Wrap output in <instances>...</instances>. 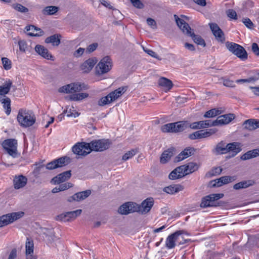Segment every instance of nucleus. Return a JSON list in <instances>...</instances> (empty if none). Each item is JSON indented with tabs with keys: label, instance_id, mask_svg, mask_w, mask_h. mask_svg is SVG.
<instances>
[{
	"label": "nucleus",
	"instance_id": "obj_47",
	"mask_svg": "<svg viewBox=\"0 0 259 259\" xmlns=\"http://www.w3.org/2000/svg\"><path fill=\"white\" fill-rule=\"evenodd\" d=\"M179 168H176L174 170H172L169 175V178L171 180H175L177 179H179L182 178L181 175L179 174L177 171L179 170Z\"/></svg>",
	"mask_w": 259,
	"mask_h": 259
},
{
	"label": "nucleus",
	"instance_id": "obj_45",
	"mask_svg": "<svg viewBox=\"0 0 259 259\" xmlns=\"http://www.w3.org/2000/svg\"><path fill=\"white\" fill-rule=\"evenodd\" d=\"M236 179L235 177H231V176H224L220 178H219V180H221V184L224 185V184H227L229 183H231L234 181H235Z\"/></svg>",
	"mask_w": 259,
	"mask_h": 259
},
{
	"label": "nucleus",
	"instance_id": "obj_41",
	"mask_svg": "<svg viewBox=\"0 0 259 259\" xmlns=\"http://www.w3.org/2000/svg\"><path fill=\"white\" fill-rule=\"evenodd\" d=\"M221 112L219 109H212L207 111L204 115L205 118H211L220 115Z\"/></svg>",
	"mask_w": 259,
	"mask_h": 259
},
{
	"label": "nucleus",
	"instance_id": "obj_2",
	"mask_svg": "<svg viewBox=\"0 0 259 259\" xmlns=\"http://www.w3.org/2000/svg\"><path fill=\"white\" fill-rule=\"evenodd\" d=\"M174 17L177 25L184 34L191 37L193 41L197 45L203 47L205 46V43L204 39L201 37V36L195 35L194 33L192 31V29L188 23H187L184 20L179 18L176 15H174Z\"/></svg>",
	"mask_w": 259,
	"mask_h": 259
},
{
	"label": "nucleus",
	"instance_id": "obj_10",
	"mask_svg": "<svg viewBox=\"0 0 259 259\" xmlns=\"http://www.w3.org/2000/svg\"><path fill=\"white\" fill-rule=\"evenodd\" d=\"M88 89V87L84 83L74 82L64 85L59 88V92L66 94L78 92L83 90Z\"/></svg>",
	"mask_w": 259,
	"mask_h": 259
},
{
	"label": "nucleus",
	"instance_id": "obj_57",
	"mask_svg": "<svg viewBox=\"0 0 259 259\" xmlns=\"http://www.w3.org/2000/svg\"><path fill=\"white\" fill-rule=\"evenodd\" d=\"M200 132L199 131L194 132L189 135V138L191 140L200 139Z\"/></svg>",
	"mask_w": 259,
	"mask_h": 259
},
{
	"label": "nucleus",
	"instance_id": "obj_30",
	"mask_svg": "<svg viewBox=\"0 0 259 259\" xmlns=\"http://www.w3.org/2000/svg\"><path fill=\"white\" fill-rule=\"evenodd\" d=\"M259 156V148L249 150L243 154L240 158L242 160H246Z\"/></svg>",
	"mask_w": 259,
	"mask_h": 259
},
{
	"label": "nucleus",
	"instance_id": "obj_35",
	"mask_svg": "<svg viewBox=\"0 0 259 259\" xmlns=\"http://www.w3.org/2000/svg\"><path fill=\"white\" fill-rule=\"evenodd\" d=\"M59 11V8L57 6H47L42 10V13L45 15H53Z\"/></svg>",
	"mask_w": 259,
	"mask_h": 259
},
{
	"label": "nucleus",
	"instance_id": "obj_38",
	"mask_svg": "<svg viewBox=\"0 0 259 259\" xmlns=\"http://www.w3.org/2000/svg\"><path fill=\"white\" fill-rule=\"evenodd\" d=\"M12 84V81L9 80L8 81H6V83L5 85H0V95H5L8 94L10 91Z\"/></svg>",
	"mask_w": 259,
	"mask_h": 259
},
{
	"label": "nucleus",
	"instance_id": "obj_63",
	"mask_svg": "<svg viewBox=\"0 0 259 259\" xmlns=\"http://www.w3.org/2000/svg\"><path fill=\"white\" fill-rule=\"evenodd\" d=\"M252 51L257 56H259V47L256 43L252 44Z\"/></svg>",
	"mask_w": 259,
	"mask_h": 259
},
{
	"label": "nucleus",
	"instance_id": "obj_23",
	"mask_svg": "<svg viewBox=\"0 0 259 259\" xmlns=\"http://www.w3.org/2000/svg\"><path fill=\"white\" fill-rule=\"evenodd\" d=\"M35 51L42 57L48 60H54V57L50 54L48 50L44 46L37 45L35 47Z\"/></svg>",
	"mask_w": 259,
	"mask_h": 259
},
{
	"label": "nucleus",
	"instance_id": "obj_64",
	"mask_svg": "<svg viewBox=\"0 0 259 259\" xmlns=\"http://www.w3.org/2000/svg\"><path fill=\"white\" fill-rule=\"evenodd\" d=\"M17 257V249L13 248L10 252L8 259H15Z\"/></svg>",
	"mask_w": 259,
	"mask_h": 259
},
{
	"label": "nucleus",
	"instance_id": "obj_17",
	"mask_svg": "<svg viewBox=\"0 0 259 259\" xmlns=\"http://www.w3.org/2000/svg\"><path fill=\"white\" fill-rule=\"evenodd\" d=\"M136 203L128 202L121 205L118 208V212L121 214L126 215L136 212Z\"/></svg>",
	"mask_w": 259,
	"mask_h": 259
},
{
	"label": "nucleus",
	"instance_id": "obj_52",
	"mask_svg": "<svg viewBox=\"0 0 259 259\" xmlns=\"http://www.w3.org/2000/svg\"><path fill=\"white\" fill-rule=\"evenodd\" d=\"M243 23L246 27L249 29H252L254 27V24L250 19L246 18L243 19Z\"/></svg>",
	"mask_w": 259,
	"mask_h": 259
},
{
	"label": "nucleus",
	"instance_id": "obj_4",
	"mask_svg": "<svg viewBox=\"0 0 259 259\" xmlns=\"http://www.w3.org/2000/svg\"><path fill=\"white\" fill-rule=\"evenodd\" d=\"M17 120L21 126L28 127L34 123L35 118L32 112L21 109L17 115Z\"/></svg>",
	"mask_w": 259,
	"mask_h": 259
},
{
	"label": "nucleus",
	"instance_id": "obj_43",
	"mask_svg": "<svg viewBox=\"0 0 259 259\" xmlns=\"http://www.w3.org/2000/svg\"><path fill=\"white\" fill-rule=\"evenodd\" d=\"M138 152L136 149H132L125 153L122 156V160L126 161L135 155Z\"/></svg>",
	"mask_w": 259,
	"mask_h": 259
},
{
	"label": "nucleus",
	"instance_id": "obj_48",
	"mask_svg": "<svg viewBox=\"0 0 259 259\" xmlns=\"http://www.w3.org/2000/svg\"><path fill=\"white\" fill-rule=\"evenodd\" d=\"M19 50L22 52H25L28 49V46L24 40H21L18 41Z\"/></svg>",
	"mask_w": 259,
	"mask_h": 259
},
{
	"label": "nucleus",
	"instance_id": "obj_40",
	"mask_svg": "<svg viewBox=\"0 0 259 259\" xmlns=\"http://www.w3.org/2000/svg\"><path fill=\"white\" fill-rule=\"evenodd\" d=\"M88 96L89 95L87 93H78L70 95V99L73 101H79L87 98Z\"/></svg>",
	"mask_w": 259,
	"mask_h": 259
},
{
	"label": "nucleus",
	"instance_id": "obj_55",
	"mask_svg": "<svg viewBox=\"0 0 259 259\" xmlns=\"http://www.w3.org/2000/svg\"><path fill=\"white\" fill-rule=\"evenodd\" d=\"M133 5L138 9H142L144 7V5L141 3L140 0H130Z\"/></svg>",
	"mask_w": 259,
	"mask_h": 259
},
{
	"label": "nucleus",
	"instance_id": "obj_53",
	"mask_svg": "<svg viewBox=\"0 0 259 259\" xmlns=\"http://www.w3.org/2000/svg\"><path fill=\"white\" fill-rule=\"evenodd\" d=\"M222 171V168L221 167H214L209 172L210 176H216L220 175Z\"/></svg>",
	"mask_w": 259,
	"mask_h": 259
},
{
	"label": "nucleus",
	"instance_id": "obj_34",
	"mask_svg": "<svg viewBox=\"0 0 259 259\" xmlns=\"http://www.w3.org/2000/svg\"><path fill=\"white\" fill-rule=\"evenodd\" d=\"M45 42L47 44L51 43L54 46H58L60 44V35L54 34L48 37L45 40Z\"/></svg>",
	"mask_w": 259,
	"mask_h": 259
},
{
	"label": "nucleus",
	"instance_id": "obj_62",
	"mask_svg": "<svg viewBox=\"0 0 259 259\" xmlns=\"http://www.w3.org/2000/svg\"><path fill=\"white\" fill-rule=\"evenodd\" d=\"M256 79L254 77H250L248 79H240L236 80L237 83L250 82L256 80Z\"/></svg>",
	"mask_w": 259,
	"mask_h": 259
},
{
	"label": "nucleus",
	"instance_id": "obj_39",
	"mask_svg": "<svg viewBox=\"0 0 259 259\" xmlns=\"http://www.w3.org/2000/svg\"><path fill=\"white\" fill-rule=\"evenodd\" d=\"M218 130L216 128H210L207 131L200 130V139L206 138L214 134Z\"/></svg>",
	"mask_w": 259,
	"mask_h": 259
},
{
	"label": "nucleus",
	"instance_id": "obj_8",
	"mask_svg": "<svg viewBox=\"0 0 259 259\" xmlns=\"http://www.w3.org/2000/svg\"><path fill=\"white\" fill-rule=\"evenodd\" d=\"M17 141L14 139L5 140L2 144L7 152L14 158L17 157L19 155L17 151Z\"/></svg>",
	"mask_w": 259,
	"mask_h": 259
},
{
	"label": "nucleus",
	"instance_id": "obj_51",
	"mask_svg": "<svg viewBox=\"0 0 259 259\" xmlns=\"http://www.w3.org/2000/svg\"><path fill=\"white\" fill-rule=\"evenodd\" d=\"M56 220L57 221H63V222L69 221V219L68 218L67 213L66 212L65 213H62L59 215H58L56 217Z\"/></svg>",
	"mask_w": 259,
	"mask_h": 259
},
{
	"label": "nucleus",
	"instance_id": "obj_28",
	"mask_svg": "<svg viewBox=\"0 0 259 259\" xmlns=\"http://www.w3.org/2000/svg\"><path fill=\"white\" fill-rule=\"evenodd\" d=\"M174 152L175 149L174 148H170L165 150L160 157V162L163 164L166 163L174 155Z\"/></svg>",
	"mask_w": 259,
	"mask_h": 259
},
{
	"label": "nucleus",
	"instance_id": "obj_54",
	"mask_svg": "<svg viewBox=\"0 0 259 259\" xmlns=\"http://www.w3.org/2000/svg\"><path fill=\"white\" fill-rule=\"evenodd\" d=\"M14 8L18 11L22 12V13H26L28 12V9L25 7L22 6L21 4H18Z\"/></svg>",
	"mask_w": 259,
	"mask_h": 259
},
{
	"label": "nucleus",
	"instance_id": "obj_42",
	"mask_svg": "<svg viewBox=\"0 0 259 259\" xmlns=\"http://www.w3.org/2000/svg\"><path fill=\"white\" fill-rule=\"evenodd\" d=\"M254 119H249L246 120L243 123L244 127L249 131L255 130L254 125Z\"/></svg>",
	"mask_w": 259,
	"mask_h": 259
},
{
	"label": "nucleus",
	"instance_id": "obj_31",
	"mask_svg": "<svg viewBox=\"0 0 259 259\" xmlns=\"http://www.w3.org/2000/svg\"><path fill=\"white\" fill-rule=\"evenodd\" d=\"M254 183V181L251 180L243 181L235 184L233 186V188L235 190L245 189L253 185Z\"/></svg>",
	"mask_w": 259,
	"mask_h": 259
},
{
	"label": "nucleus",
	"instance_id": "obj_50",
	"mask_svg": "<svg viewBox=\"0 0 259 259\" xmlns=\"http://www.w3.org/2000/svg\"><path fill=\"white\" fill-rule=\"evenodd\" d=\"M143 50L147 54H148L149 55H150V56L154 58H156L158 60H160L161 59L159 58L158 56L157 55V54L154 52V51H153L152 50H150V49H147V48H145L144 47H143Z\"/></svg>",
	"mask_w": 259,
	"mask_h": 259
},
{
	"label": "nucleus",
	"instance_id": "obj_5",
	"mask_svg": "<svg viewBox=\"0 0 259 259\" xmlns=\"http://www.w3.org/2000/svg\"><path fill=\"white\" fill-rule=\"evenodd\" d=\"M187 234V232L184 230H178L175 233L169 235L166 238L165 241V246L168 249H172L176 246V243L178 242L179 244H183L181 241L179 240L183 238V235Z\"/></svg>",
	"mask_w": 259,
	"mask_h": 259
},
{
	"label": "nucleus",
	"instance_id": "obj_1",
	"mask_svg": "<svg viewBox=\"0 0 259 259\" xmlns=\"http://www.w3.org/2000/svg\"><path fill=\"white\" fill-rule=\"evenodd\" d=\"M212 126L211 120H201L190 123L187 121H180L163 125L161 130L163 133H179L185 130L188 127L193 130L205 128Z\"/></svg>",
	"mask_w": 259,
	"mask_h": 259
},
{
	"label": "nucleus",
	"instance_id": "obj_12",
	"mask_svg": "<svg viewBox=\"0 0 259 259\" xmlns=\"http://www.w3.org/2000/svg\"><path fill=\"white\" fill-rule=\"evenodd\" d=\"M24 212H17L8 213L0 217V227L7 225L23 217Z\"/></svg>",
	"mask_w": 259,
	"mask_h": 259
},
{
	"label": "nucleus",
	"instance_id": "obj_7",
	"mask_svg": "<svg viewBox=\"0 0 259 259\" xmlns=\"http://www.w3.org/2000/svg\"><path fill=\"white\" fill-rule=\"evenodd\" d=\"M226 46L230 52L237 56L242 60L247 58V54L245 50L240 45L234 42L227 41Z\"/></svg>",
	"mask_w": 259,
	"mask_h": 259
},
{
	"label": "nucleus",
	"instance_id": "obj_26",
	"mask_svg": "<svg viewBox=\"0 0 259 259\" xmlns=\"http://www.w3.org/2000/svg\"><path fill=\"white\" fill-rule=\"evenodd\" d=\"M25 30L28 32V35L31 36H39L44 34V32L40 28H37L34 25H28L25 27Z\"/></svg>",
	"mask_w": 259,
	"mask_h": 259
},
{
	"label": "nucleus",
	"instance_id": "obj_49",
	"mask_svg": "<svg viewBox=\"0 0 259 259\" xmlns=\"http://www.w3.org/2000/svg\"><path fill=\"white\" fill-rule=\"evenodd\" d=\"M226 14L228 17L233 20L237 19L236 12L233 9H229L226 11Z\"/></svg>",
	"mask_w": 259,
	"mask_h": 259
},
{
	"label": "nucleus",
	"instance_id": "obj_56",
	"mask_svg": "<svg viewBox=\"0 0 259 259\" xmlns=\"http://www.w3.org/2000/svg\"><path fill=\"white\" fill-rule=\"evenodd\" d=\"M73 186V184L71 183H65L62 184L59 186L60 191H63L65 190H67L70 188H71Z\"/></svg>",
	"mask_w": 259,
	"mask_h": 259
},
{
	"label": "nucleus",
	"instance_id": "obj_3",
	"mask_svg": "<svg viewBox=\"0 0 259 259\" xmlns=\"http://www.w3.org/2000/svg\"><path fill=\"white\" fill-rule=\"evenodd\" d=\"M127 87H121L109 93L107 96L101 98L98 102L100 106H103L114 101L124 94L127 90Z\"/></svg>",
	"mask_w": 259,
	"mask_h": 259
},
{
	"label": "nucleus",
	"instance_id": "obj_37",
	"mask_svg": "<svg viewBox=\"0 0 259 259\" xmlns=\"http://www.w3.org/2000/svg\"><path fill=\"white\" fill-rule=\"evenodd\" d=\"M1 101L3 104V107L5 109L6 114L9 115L11 111L10 99L9 98H5L2 99Z\"/></svg>",
	"mask_w": 259,
	"mask_h": 259
},
{
	"label": "nucleus",
	"instance_id": "obj_25",
	"mask_svg": "<svg viewBox=\"0 0 259 259\" xmlns=\"http://www.w3.org/2000/svg\"><path fill=\"white\" fill-rule=\"evenodd\" d=\"M97 60L94 58H90L84 61L81 65L80 68L83 72H89L94 67Z\"/></svg>",
	"mask_w": 259,
	"mask_h": 259
},
{
	"label": "nucleus",
	"instance_id": "obj_22",
	"mask_svg": "<svg viewBox=\"0 0 259 259\" xmlns=\"http://www.w3.org/2000/svg\"><path fill=\"white\" fill-rule=\"evenodd\" d=\"M13 182L14 188L19 189L25 186L27 183V178L23 175L16 176Z\"/></svg>",
	"mask_w": 259,
	"mask_h": 259
},
{
	"label": "nucleus",
	"instance_id": "obj_9",
	"mask_svg": "<svg viewBox=\"0 0 259 259\" xmlns=\"http://www.w3.org/2000/svg\"><path fill=\"white\" fill-rule=\"evenodd\" d=\"M112 143L108 139H100L92 141L90 143V147L92 151L102 152L108 149Z\"/></svg>",
	"mask_w": 259,
	"mask_h": 259
},
{
	"label": "nucleus",
	"instance_id": "obj_13",
	"mask_svg": "<svg viewBox=\"0 0 259 259\" xmlns=\"http://www.w3.org/2000/svg\"><path fill=\"white\" fill-rule=\"evenodd\" d=\"M224 194L222 193L211 194L207 195L202 199L200 207L205 208L215 206L214 201L222 198Z\"/></svg>",
	"mask_w": 259,
	"mask_h": 259
},
{
	"label": "nucleus",
	"instance_id": "obj_16",
	"mask_svg": "<svg viewBox=\"0 0 259 259\" xmlns=\"http://www.w3.org/2000/svg\"><path fill=\"white\" fill-rule=\"evenodd\" d=\"M235 117L234 114H228L221 115L214 121H212V126H218L227 124L230 123Z\"/></svg>",
	"mask_w": 259,
	"mask_h": 259
},
{
	"label": "nucleus",
	"instance_id": "obj_32",
	"mask_svg": "<svg viewBox=\"0 0 259 259\" xmlns=\"http://www.w3.org/2000/svg\"><path fill=\"white\" fill-rule=\"evenodd\" d=\"M182 189L183 187L181 185H172L164 188L163 190L168 194H174L182 190Z\"/></svg>",
	"mask_w": 259,
	"mask_h": 259
},
{
	"label": "nucleus",
	"instance_id": "obj_18",
	"mask_svg": "<svg viewBox=\"0 0 259 259\" xmlns=\"http://www.w3.org/2000/svg\"><path fill=\"white\" fill-rule=\"evenodd\" d=\"M227 153H230V157L235 156L238 153L241 151V144L239 142H232L227 144Z\"/></svg>",
	"mask_w": 259,
	"mask_h": 259
},
{
	"label": "nucleus",
	"instance_id": "obj_11",
	"mask_svg": "<svg viewBox=\"0 0 259 259\" xmlns=\"http://www.w3.org/2000/svg\"><path fill=\"white\" fill-rule=\"evenodd\" d=\"M74 154L81 156H86L92 152L90 143H77L72 147Z\"/></svg>",
	"mask_w": 259,
	"mask_h": 259
},
{
	"label": "nucleus",
	"instance_id": "obj_27",
	"mask_svg": "<svg viewBox=\"0 0 259 259\" xmlns=\"http://www.w3.org/2000/svg\"><path fill=\"white\" fill-rule=\"evenodd\" d=\"M34 251V244L32 240L27 238L25 243V254L26 258L28 257L36 258L35 256L33 255Z\"/></svg>",
	"mask_w": 259,
	"mask_h": 259
},
{
	"label": "nucleus",
	"instance_id": "obj_19",
	"mask_svg": "<svg viewBox=\"0 0 259 259\" xmlns=\"http://www.w3.org/2000/svg\"><path fill=\"white\" fill-rule=\"evenodd\" d=\"M71 176V170L66 171L54 177L51 182L54 185L60 184L69 179Z\"/></svg>",
	"mask_w": 259,
	"mask_h": 259
},
{
	"label": "nucleus",
	"instance_id": "obj_14",
	"mask_svg": "<svg viewBox=\"0 0 259 259\" xmlns=\"http://www.w3.org/2000/svg\"><path fill=\"white\" fill-rule=\"evenodd\" d=\"M153 203L154 201L152 198H147L140 205L136 203V212L141 214H146L150 210L153 205Z\"/></svg>",
	"mask_w": 259,
	"mask_h": 259
},
{
	"label": "nucleus",
	"instance_id": "obj_61",
	"mask_svg": "<svg viewBox=\"0 0 259 259\" xmlns=\"http://www.w3.org/2000/svg\"><path fill=\"white\" fill-rule=\"evenodd\" d=\"M223 84L227 87H234L235 84L233 81L228 79H224L223 80Z\"/></svg>",
	"mask_w": 259,
	"mask_h": 259
},
{
	"label": "nucleus",
	"instance_id": "obj_6",
	"mask_svg": "<svg viewBox=\"0 0 259 259\" xmlns=\"http://www.w3.org/2000/svg\"><path fill=\"white\" fill-rule=\"evenodd\" d=\"M112 63L109 56L102 58L96 67V74L101 75L108 72L112 68Z\"/></svg>",
	"mask_w": 259,
	"mask_h": 259
},
{
	"label": "nucleus",
	"instance_id": "obj_59",
	"mask_svg": "<svg viewBox=\"0 0 259 259\" xmlns=\"http://www.w3.org/2000/svg\"><path fill=\"white\" fill-rule=\"evenodd\" d=\"M84 52V49L79 48L73 53V56L76 58L79 57L83 54Z\"/></svg>",
	"mask_w": 259,
	"mask_h": 259
},
{
	"label": "nucleus",
	"instance_id": "obj_60",
	"mask_svg": "<svg viewBox=\"0 0 259 259\" xmlns=\"http://www.w3.org/2000/svg\"><path fill=\"white\" fill-rule=\"evenodd\" d=\"M98 44L97 43L92 44L89 45L87 48V52L90 53L94 51L97 48Z\"/></svg>",
	"mask_w": 259,
	"mask_h": 259
},
{
	"label": "nucleus",
	"instance_id": "obj_44",
	"mask_svg": "<svg viewBox=\"0 0 259 259\" xmlns=\"http://www.w3.org/2000/svg\"><path fill=\"white\" fill-rule=\"evenodd\" d=\"M82 212L81 209H77L72 211L67 212L69 221L75 219L77 216L79 215Z\"/></svg>",
	"mask_w": 259,
	"mask_h": 259
},
{
	"label": "nucleus",
	"instance_id": "obj_46",
	"mask_svg": "<svg viewBox=\"0 0 259 259\" xmlns=\"http://www.w3.org/2000/svg\"><path fill=\"white\" fill-rule=\"evenodd\" d=\"M3 67L6 70H9L12 67L11 61L7 58H2V59Z\"/></svg>",
	"mask_w": 259,
	"mask_h": 259
},
{
	"label": "nucleus",
	"instance_id": "obj_33",
	"mask_svg": "<svg viewBox=\"0 0 259 259\" xmlns=\"http://www.w3.org/2000/svg\"><path fill=\"white\" fill-rule=\"evenodd\" d=\"M158 84L160 86L164 88L166 91H169L173 86L172 81L165 77L159 78Z\"/></svg>",
	"mask_w": 259,
	"mask_h": 259
},
{
	"label": "nucleus",
	"instance_id": "obj_21",
	"mask_svg": "<svg viewBox=\"0 0 259 259\" xmlns=\"http://www.w3.org/2000/svg\"><path fill=\"white\" fill-rule=\"evenodd\" d=\"M91 192L90 190H86L75 193L73 196L68 199V201L72 202L73 201H79L87 198L91 194Z\"/></svg>",
	"mask_w": 259,
	"mask_h": 259
},
{
	"label": "nucleus",
	"instance_id": "obj_29",
	"mask_svg": "<svg viewBox=\"0 0 259 259\" xmlns=\"http://www.w3.org/2000/svg\"><path fill=\"white\" fill-rule=\"evenodd\" d=\"M194 149L192 148L185 149L181 152L175 158V162H179L188 157L193 154Z\"/></svg>",
	"mask_w": 259,
	"mask_h": 259
},
{
	"label": "nucleus",
	"instance_id": "obj_24",
	"mask_svg": "<svg viewBox=\"0 0 259 259\" xmlns=\"http://www.w3.org/2000/svg\"><path fill=\"white\" fill-rule=\"evenodd\" d=\"M227 144L225 142L221 141L218 143L212 150L213 153L215 155H223L227 154Z\"/></svg>",
	"mask_w": 259,
	"mask_h": 259
},
{
	"label": "nucleus",
	"instance_id": "obj_58",
	"mask_svg": "<svg viewBox=\"0 0 259 259\" xmlns=\"http://www.w3.org/2000/svg\"><path fill=\"white\" fill-rule=\"evenodd\" d=\"M146 21H147V24L149 26H150L151 28H152L153 29L156 28V23L154 19H153L151 18H148L147 19Z\"/></svg>",
	"mask_w": 259,
	"mask_h": 259
},
{
	"label": "nucleus",
	"instance_id": "obj_15",
	"mask_svg": "<svg viewBox=\"0 0 259 259\" xmlns=\"http://www.w3.org/2000/svg\"><path fill=\"white\" fill-rule=\"evenodd\" d=\"M69 158L67 157H62L57 159H55L48 163L46 165V168L52 170L62 167L67 165L69 163Z\"/></svg>",
	"mask_w": 259,
	"mask_h": 259
},
{
	"label": "nucleus",
	"instance_id": "obj_36",
	"mask_svg": "<svg viewBox=\"0 0 259 259\" xmlns=\"http://www.w3.org/2000/svg\"><path fill=\"white\" fill-rule=\"evenodd\" d=\"M185 168V174L188 175L198 169V165L194 162L189 163L187 165H184Z\"/></svg>",
	"mask_w": 259,
	"mask_h": 259
},
{
	"label": "nucleus",
	"instance_id": "obj_20",
	"mask_svg": "<svg viewBox=\"0 0 259 259\" xmlns=\"http://www.w3.org/2000/svg\"><path fill=\"white\" fill-rule=\"evenodd\" d=\"M210 28L216 39L222 42L225 41L224 34L219 26L215 23H209Z\"/></svg>",
	"mask_w": 259,
	"mask_h": 259
}]
</instances>
